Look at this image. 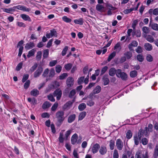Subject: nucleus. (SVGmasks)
I'll return each mask as SVG.
<instances>
[{"label":"nucleus","instance_id":"54","mask_svg":"<svg viewBox=\"0 0 158 158\" xmlns=\"http://www.w3.org/2000/svg\"><path fill=\"white\" fill-rule=\"evenodd\" d=\"M108 67L107 66H105L103 68L101 71L100 75H103L107 70Z\"/></svg>","mask_w":158,"mask_h":158},{"label":"nucleus","instance_id":"63","mask_svg":"<svg viewBox=\"0 0 158 158\" xmlns=\"http://www.w3.org/2000/svg\"><path fill=\"white\" fill-rule=\"evenodd\" d=\"M119 157L118 151L116 149L114 150L113 153V158H118Z\"/></svg>","mask_w":158,"mask_h":158},{"label":"nucleus","instance_id":"22","mask_svg":"<svg viewBox=\"0 0 158 158\" xmlns=\"http://www.w3.org/2000/svg\"><path fill=\"white\" fill-rule=\"evenodd\" d=\"M15 10L14 8V6L8 9L4 8L3 9V10L4 12L10 14H12L11 12L14 11Z\"/></svg>","mask_w":158,"mask_h":158},{"label":"nucleus","instance_id":"9","mask_svg":"<svg viewBox=\"0 0 158 158\" xmlns=\"http://www.w3.org/2000/svg\"><path fill=\"white\" fill-rule=\"evenodd\" d=\"M99 149V152L101 155H104L107 152L106 147L104 145L101 146Z\"/></svg>","mask_w":158,"mask_h":158},{"label":"nucleus","instance_id":"33","mask_svg":"<svg viewBox=\"0 0 158 158\" xmlns=\"http://www.w3.org/2000/svg\"><path fill=\"white\" fill-rule=\"evenodd\" d=\"M38 66V64L37 63H35L34 65H33L30 69V71L31 73L33 72L36 69Z\"/></svg>","mask_w":158,"mask_h":158},{"label":"nucleus","instance_id":"7","mask_svg":"<svg viewBox=\"0 0 158 158\" xmlns=\"http://www.w3.org/2000/svg\"><path fill=\"white\" fill-rule=\"evenodd\" d=\"M116 145L118 150H122L123 147V142L121 139H118L117 140Z\"/></svg>","mask_w":158,"mask_h":158},{"label":"nucleus","instance_id":"55","mask_svg":"<svg viewBox=\"0 0 158 158\" xmlns=\"http://www.w3.org/2000/svg\"><path fill=\"white\" fill-rule=\"evenodd\" d=\"M68 47L67 46H66L64 47V48L63 49L61 54L62 56H65L66 54V52L67 50H68Z\"/></svg>","mask_w":158,"mask_h":158},{"label":"nucleus","instance_id":"58","mask_svg":"<svg viewBox=\"0 0 158 158\" xmlns=\"http://www.w3.org/2000/svg\"><path fill=\"white\" fill-rule=\"evenodd\" d=\"M23 64L22 62H20L17 65L16 68V70L17 71H19L22 68Z\"/></svg>","mask_w":158,"mask_h":158},{"label":"nucleus","instance_id":"61","mask_svg":"<svg viewBox=\"0 0 158 158\" xmlns=\"http://www.w3.org/2000/svg\"><path fill=\"white\" fill-rule=\"evenodd\" d=\"M57 60H52L50 62L49 65L51 67H53L57 64Z\"/></svg>","mask_w":158,"mask_h":158},{"label":"nucleus","instance_id":"40","mask_svg":"<svg viewBox=\"0 0 158 158\" xmlns=\"http://www.w3.org/2000/svg\"><path fill=\"white\" fill-rule=\"evenodd\" d=\"M85 77L83 76L79 78L77 80V83L78 85H81L84 82V79Z\"/></svg>","mask_w":158,"mask_h":158},{"label":"nucleus","instance_id":"10","mask_svg":"<svg viewBox=\"0 0 158 158\" xmlns=\"http://www.w3.org/2000/svg\"><path fill=\"white\" fill-rule=\"evenodd\" d=\"M141 35V33L140 31L139 30H135V29L133 30L132 32V36L134 37L135 36L137 37H140Z\"/></svg>","mask_w":158,"mask_h":158},{"label":"nucleus","instance_id":"3","mask_svg":"<svg viewBox=\"0 0 158 158\" xmlns=\"http://www.w3.org/2000/svg\"><path fill=\"white\" fill-rule=\"evenodd\" d=\"M43 70V68L41 66H39L37 69L35 71L34 73V78H37L39 77L42 73Z\"/></svg>","mask_w":158,"mask_h":158},{"label":"nucleus","instance_id":"38","mask_svg":"<svg viewBox=\"0 0 158 158\" xmlns=\"http://www.w3.org/2000/svg\"><path fill=\"white\" fill-rule=\"evenodd\" d=\"M73 66V64L70 63H68L65 65L64 67L67 71L69 70L72 68Z\"/></svg>","mask_w":158,"mask_h":158},{"label":"nucleus","instance_id":"46","mask_svg":"<svg viewBox=\"0 0 158 158\" xmlns=\"http://www.w3.org/2000/svg\"><path fill=\"white\" fill-rule=\"evenodd\" d=\"M104 6L102 5L98 4L96 7V9L98 11H101L102 9L104 8Z\"/></svg>","mask_w":158,"mask_h":158},{"label":"nucleus","instance_id":"28","mask_svg":"<svg viewBox=\"0 0 158 158\" xmlns=\"http://www.w3.org/2000/svg\"><path fill=\"white\" fill-rule=\"evenodd\" d=\"M101 87L99 86H97L93 90V93L96 94L99 93L101 91Z\"/></svg>","mask_w":158,"mask_h":158},{"label":"nucleus","instance_id":"36","mask_svg":"<svg viewBox=\"0 0 158 158\" xmlns=\"http://www.w3.org/2000/svg\"><path fill=\"white\" fill-rule=\"evenodd\" d=\"M124 55L128 59L131 58L132 56V53L131 52H127L124 53Z\"/></svg>","mask_w":158,"mask_h":158},{"label":"nucleus","instance_id":"29","mask_svg":"<svg viewBox=\"0 0 158 158\" xmlns=\"http://www.w3.org/2000/svg\"><path fill=\"white\" fill-rule=\"evenodd\" d=\"M137 75V72L136 70H134L131 71L130 73L131 77L134 78Z\"/></svg>","mask_w":158,"mask_h":158},{"label":"nucleus","instance_id":"14","mask_svg":"<svg viewBox=\"0 0 158 158\" xmlns=\"http://www.w3.org/2000/svg\"><path fill=\"white\" fill-rule=\"evenodd\" d=\"M77 137V135L76 133L72 135L71 139V143L72 144L74 145L76 143Z\"/></svg>","mask_w":158,"mask_h":158},{"label":"nucleus","instance_id":"25","mask_svg":"<svg viewBox=\"0 0 158 158\" xmlns=\"http://www.w3.org/2000/svg\"><path fill=\"white\" fill-rule=\"evenodd\" d=\"M144 47L145 49L148 51L151 50L152 48V45L149 43L145 44Z\"/></svg>","mask_w":158,"mask_h":158},{"label":"nucleus","instance_id":"27","mask_svg":"<svg viewBox=\"0 0 158 158\" xmlns=\"http://www.w3.org/2000/svg\"><path fill=\"white\" fill-rule=\"evenodd\" d=\"M76 93V92L75 89H73L71 90L69 94V97L70 98H73Z\"/></svg>","mask_w":158,"mask_h":158},{"label":"nucleus","instance_id":"19","mask_svg":"<svg viewBox=\"0 0 158 158\" xmlns=\"http://www.w3.org/2000/svg\"><path fill=\"white\" fill-rule=\"evenodd\" d=\"M76 118L75 114H73L70 115L68 118V122L69 123H71L74 121Z\"/></svg>","mask_w":158,"mask_h":158},{"label":"nucleus","instance_id":"44","mask_svg":"<svg viewBox=\"0 0 158 158\" xmlns=\"http://www.w3.org/2000/svg\"><path fill=\"white\" fill-rule=\"evenodd\" d=\"M72 131L71 130H68L66 132V133L65 134V140H67L68 139V137L70 135Z\"/></svg>","mask_w":158,"mask_h":158},{"label":"nucleus","instance_id":"59","mask_svg":"<svg viewBox=\"0 0 158 158\" xmlns=\"http://www.w3.org/2000/svg\"><path fill=\"white\" fill-rule=\"evenodd\" d=\"M61 69L62 67L60 65H57L56 67V71L57 73H59L61 72Z\"/></svg>","mask_w":158,"mask_h":158},{"label":"nucleus","instance_id":"13","mask_svg":"<svg viewBox=\"0 0 158 158\" xmlns=\"http://www.w3.org/2000/svg\"><path fill=\"white\" fill-rule=\"evenodd\" d=\"M40 94L39 90L36 89H33L30 92V94L34 97H37Z\"/></svg>","mask_w":158,"mask_h":158},{"label":"nucleus","instance_id":"8","mask_svg":"<svg viewBox=\"0 0 158 158\" xmlns=\"http://www.w3.org/2000/svg\"><path fill=\"white\" fill-rule=\"evenodd\" d=\"M54 95L56 97V99L59 100L62 95V91L59 89H56L54 92Z\"/></svg>","mask_w":158,"mask_h":158},{"label":"nucleus","instance_id":"12","mask_svg":"<svg viewBox=\"0 0 158 158\" xmlns=\"http://www.w3.org/2000/svg\"><path fill=\"white\" fill-rule=\"evenodd\" d=\"M20 17L25 21H28L29 22H31V19L28 15L23 14L20 15Z\"/></svg>","mask_w":158,"mask_h":158},{"label":"nucleus","instance_id":"2","mask_svg":"<svg viewBox=\"0 0 158 158\" xmlns=\"http://www.w3.org/2000/svg\"><path fill=\"white\" fill-rule=\"evenodd\" d=\"M116 76L118 78H120L123 81H126L127 80V75L124 72H122L121 69H117Z\"/></svg>","mask_w":158,"mask_h":158},{"label":"nucleus","instance_id":"18","mask_svg":"<svg viewBox=\"0 0 158 158\" xmlns=\"http://www.w3.org/2000/svg\"><path fill=\"white\" fill-rule=\"evenodd\" d=\"M117 70L114 68H111L109 70V75L111 76H114L115 74L116 75Z\"/></svg>","mask_w":158,"mask_h":158},{"label":"nucleus","instance_id":"15","mask_svg":"<svg viewBox=\"0 0 158 158\" xmlns=\"http://www.w3.org/2000/svg\"><path fill=\"white\" fill-rule=\"evenodd\" d=\"M35 46V45L34 43L31 42L26 44L25 46V48L27 50H29L34 47Z\"/></svg>","mask_w":158,"mask_h":158},{"label":"nucleus","instance_id":"43","mask_svg":"<svg viewBox=\"0 0 158 158\" xmlns=\"http://www.w3.org/2000/svg\"><path fill=\"white\" fill-rule=\"evenodd\" d=\"M86 104L88 106H91L94 105V102L92 99H90L87 101Z\"/></svg>","mask_w":158,"mask_h":158},{"label":"nucleus","instance_id":"56","mask_svg":"<svg viewBox=\"0 0 158 158\" xmlns=\"http://www.w3.org/2000/svg\"><path fill=\"white\" fill-rule=\"evenodd\" d=\"M134 140L135 144V145H137L139 144V138L137 135H135L134 136Z\"/></svg>","mask_w":158,"mask_h":158},{"label":"nucleus","instance_id":"30","mask_svg":"<svg viewBox=\"0 0 158 158\" xmlns=\"http://www.w3.org/2000/svg\"><path fill=\"white\" fill-rule=\"evenodd\" d=\"M35 50V49H33L31 50L28 53L27 55L28 58H29L31 56H33L34 55Z\"/></svg>","mask_w":158,"mask_h":158},{"label":"nucleus","instance_id":"48","mask_svg":"<svg viewBox=\"0 0 158 158\" xmlns=\"http://www.w3.org/2000/svg\"><path fill=\"white\" fill-rule=\"evenodd\" d=\"M30 84V81L29 80H27L24 84V88L25 89H27L29 87Z\"/></svg>","mask_w":158,"mask_h":158},{"label":"nucleus","instance_id":"49","mask_svg":"<svg viewBox=\"0 0 158 158\" xmlns=\"http://www.w3.org/2000/svg\"><path fill=\"white\" fill-rule=\"evenodd\" d=\"M55 74L54 69H52L50 70L48 76L49 77H52L54 76Z\"/></svg>","mask_w":158,"mask_h":158},{"label":"nucleus","instance_id":"23","mask_svg":"<svg viewBox=\"0 0 158 158\" xmlns=\"http://www.w3.org/2000/svg\"><path fill=\"white\" fill-rule=\"evenodd\" d=\"M74 22L75 24L82 25L83 23V19L82 18H80L78 19H75L74 20Z\"/></svg>","mask_w":158,"mask_h":158},{"label":"nucleus","instance_id":"16","mask_svg":"<svg viewBox=\"0 0 158 158\" xmlns=\"http://www.w3.org/2000/svg\"><path fill=\"white\" fill-rule=\"evenodd\" d=\"M153 158H157L158 157V143H157L154 149L153 154Z\"/></svg>","mask_w":158,"mask_h":158},{"label":"nucleus","instance_id":"24","mask_svg":"<svg viewBox=\"0 0 158 158\" xmlns=\"http://www.w3.org/2000/svg\"><path fill=\"white\" fill-rule=\"evenodd\" d=\"M74 99L73 100V101H69L67 102L66 104L64 105V109H66L68 108L71 106L73 102H74Z\"/></svg>","mask_w":158,"mask_h":158},{"label":"nucleus","instance_id":"57","mask_svg":"<svg viewBox=\"0 0 158 158\" xmlns=\"http://www.w3.org/2000/svg\"><path fill=\"white\" fill-rule=\"evenodd\" d=\"M142 143L143 145H146L148 143V140L146 138H143L142 139Z\"/></svg>","mask_w":158,"mask_h":158},{"label":"nucleus","instance_id":"47","mask_svg":"<svg viewBox=\"0 0 158 158\" xmlns=\"http://www.w3.org/2000/svg\"><path fill=\"white\" fill-rule=\"evenodd\" d=\"M151 28L154 30L155 31L158 30V24L156 23H154L151 25Z\"/></svg>","mask_w":158,"mask_h":158},{"label":"nucleus","instance_id":"4","mask_svg":"<svg viewBox=\"0 0 158 158\" xmlns=\"http://www.w3.org/2000/svg\"><path fill=\"white\" fill-rule=\"evenodd\" d=\"M14 8L15 9H17L19 10H22L23 11L29 12L31 11V9L30 8H27L25 6L18 5L17 6H14Z\"/></svg>","mask_w":158,"mask_h":158},{"label":"nucleus","instance_id":"34","mask_svg":"<svg viewBox=\"0 0 158 158\" xmlns=\"http://www.w3.org/2000/svg\"><path fill=\"white\" fill-rule=\"evenodd\" d=\"M62 20L64 22L67 23H70L72 20L71 19L68 18L67 16H64L62 18Z\"/></svg>","mask_w":158,"mask_h":158},{"label":"nucleus","instance_id":"41","mask_svg":"<svg viewBox=\"0 0 158 158\" xmlns=\"http://www.w3.org/2000/svg\"><path fill=\"white\" fill-rule=\"evenodd\" d=\"M42 56V52L40 51H38L37 52L36 56V60L37 61L40 60Z\"/></svg>","mask_w":158,"mask_h":158},{"label":"nucleus","instance_id":"21","mask_svg":"<svg viewBox=\"0 0 158 158\" xmlns=\"http://www.w3.org/2000/svg\"><path fill=\"white\" fill-rule=\"evenodd\" d=\"M51 105V103L49 102L46 101L43 103L42 106V108L43 109L45 110L50 107Z\"/></svg>","mask_w":158,"mask_h":158},{"label":"nucleus","instance_id":"17","mask_svg":"<svg viewBox=\"0 0 158 158\" xmlns=\"http://www.w3.org/2000/svg\"><path fill=\"white\" fill-rule=\"evenodd\" d=\"M148 13L151 15H152V14L155 15H158V8H155L153 10L152 9H150L148 11Z\"/></svg>","mask_w":158,"mask_h":158},{"label":"nucleus","instance_id":"11","mask_svg":"<svg viewBox=\"0 0 158 158\" xmlns=\"http://www.w3.org/2000/svg\"><path fill=\"white\" fill-rule=\"evenodd\" d=\"M144 135L146 137H147V135H146V133L143 131V130L142 129H140L138 132V137L139 140L141 139V138L143 135Z\"/></svg>","mask_w":158,"mask_h":158},{"label":"nucleus","instance_id":"53","mask_svg":"<svg viewBox=\"0 0 158 158\" xmlns=\"http://www.w3.org/2000/svg\"><path fill=\"white\" fill-rule=\"evenodd\" d=\"M103 81L104 83V85H108L110 82L109 79L108 78H103Z\"/></svg>","mask_w":158,"mask_h":158},{"label":"nucleus","instance_id":"1","mask_svg":"<svg viewBox=\"0 0 158 158\" xmlns=\"http://www.w3.org/2000/svg\"><path fill=\"white\" fill-rule=\"evenodd\" d=\"M64 112L62 110L57 111L56 114V116L57 119L56 125L60 126L64 119Z\"/></svg>","mask_w":158,"mask_h":158},{"label":"nucleus","instance_id":"62","mask_svg":"<svg viewBox=\"0 0 158 158\" xmlns=\"http://www.w3.org/2000/svg\"><path fill=\"white\" fill-rule=\"evenodd\" d=\"M28 74H24L23 76V77L22 79V82L23 83L24 82L28 79Z\"/></svg>","mask_w":158,"mask_h":158},{"label":"nucleus","instance_id":"35","mask_svg":"<svg viewBox=\"0 0 158 158\" xmlns=\"http://www.w3.org/2000/svg\"><path fill=\"white\" fill-rule=\"evenodd\" d=\"M133 31L132 29H129L127 31V38L126 40H130L131 38L130 37V36L131 35V33L133 32Z\"/></svg>","mask_w":158,"mask_h":158},{"label":"nucleus","instance_id":"50","mask_svg":"<svg viewBox=\"0 0 158 158\" xmlns=\"http://www.w3.org/2000/svg\"><path fill=\"white\" fill-rule=\"evenodd\" d=\"M67 73H64L59 76V78L60 80H63L68 76Z\"/></svg>","mask_w":158,"mask_h":158},{"label":"nucleus","instance_id":"31","mask_svg":"<svg viewBox=\"0 0 158 158\" xmlns=\"http://www.w3.org/2000/svg\"><path fill=\"white\" fill-rule=\"evenodd\" d=\"M116 55V52H113L108 56L107 59L108 62H110Z\"/></svg>","mask_w":158,"mask_h":158},{"label":"nucleus","instance_id":"26","mask_svg":"<svg viewBox=\"0 0 158 158\" xmlns=\"http://www.w3.org/2000/svg\"><path fill=\"white\" fill-rule=\"evenodd\" d=\"M86 115V112L83 111L81 113L78 117V120H82Z\"/></svg>","mask_w":158,"mask_h":158},{"label":"nucleus","instance_id":"52","mask_svg":"<svg viewBox=\"0 0 158 158\" xmlns=\"http://www.w3.org/2000/svg\"><path fill=\"white\" fill-rule=\"evenodd\" d=\"M137 60L139 62L143 61L144 58L143 56L141 54H139L137 56Z\"/></svg>","mask_w":158,"mask_h":158},{"label":"nucleus","instance_id":"32","mask_svg":"<svg viewBox=\"0 0 158 158\" xmlns=\"http://www.w3.org/2000/svg\"><path fill=\"white\" fill-rule=\"evenodd\" d=\"M86 105L85 103H82L78 106V109L80 111H82L86 108Z\"/></svg>","mask_w":158,"mask_h":158},{"label":"nucleus","instance_id":"45","mask_svg":"<svg viewBox=\"0 0 158 158\" xmlns=\"http://www.w3.org/2000/svg\"><path fill=\"white\" fill-rule=\"evenodd\" d=\"M138 19H135L133 22L132 24V27L133 30L135 29V27L138 24Z\"/></svg>","mask_w":158,"mask_h":158},{"label":"nucleus","instance_id":"39","mask_svg":"<svg viewBox=\"0 0 158 158\" xmlns=\"http://www.w3.org/2000/svg\"><path fill=\"white\" fill-rule=\"evenodd\" d=\"M52 36L53 37H56L57 36V33L55 29H53L50 30Z\"/></svg>","mask_w":158,"mask_h":158},{"label":"nucleus","instance_id":"42","mask_svg":"<svg viewBox=\"0 0 158 158\" xmlns=\"http://www.w3.org/2000/svg\"><path fill=\"white\" fill-rule=\"evenodd\" d=\"M132 134L131 131L130 130L127 131L126 134V137L127 139H129L131 138L132 136Z\"/></svg>","mask_w":158,"mask_h":158},{"label":"nucleus","instance_id":"64","mask_svg":"<svg viewBox=\"0 0 158 158\" xmlns=\"http://www.w3.org/2000/svg\"><path fill=\"white\" fill-rule=\"evenodd\" d=\"M41 116L43 118H49L50 117V115L47 112H44L42 114Z\"/></svg>","mask_w":158,"mask_h":158},{"label":"nucleus","instance_id":"20","mask_svg":"<svg viewBox=\"0 0 158 158\" xmlns=\"http://www.w3.org/2000/svg\"><path fill=\"white\" fill-rule=\"evenodd\" d=\"M27 101L30 103L31 104L33 105H35L37 104V100L35 98H28Z\"/></svg>","mask_w":158,"mask_h":158},{"label":"nucleus","instance_id":"60","mask_svg":"<svg viewBox=\"0 0 158 158\" xmlns=\"http://www.w3.org/2000/svg\"><path fill=\"white\" fill-rule=\"evenodd\" d=\"M58 104L57 103H55L52 106L51 108V110L52 111H55L57 108Z\"/></svg>","mask_w":158,"mask_h":158},{"label":"nucleus","instance_id":"6","mask_svg":"<svg viewBox=\"0 0 158 158\" xmlns=\"http://www.w3.org/2000/svg\"><path fill=\"white\" fill-rule=\"evenodd\" d=\"M66 84L68 87H72L74 84L73 78L71 77H68L66 80Z\"/></svg>","mask_w":158,"mask_h":158},{"label":"nucleus","instance_id":"5","mask_svg":"<svg viewBox=\"0 0 158 158\" xmlns=\"http://www.w3.org/2000/svg\"><path fill=\"white\" fill-rule=\"evenodd\" d=\"M100 147L99 144L98 143H96L93 146L92 148L89 149V150L91 149L92 153L93 154H95L98 152Z\"/></svg>","mask_w":158,"mask_h":158},{"label":"nucleus","instance_id":"37","mask_svg":"<svg viewBox=\"0 0 158 158\" xmlns=\"http://www.w3.org/2000/svg\"><path fill=\"white\" fill-rule=\"evenodd\" d=\"M49 54V50L48 49L44 50L43 54V57L44 59L47 58Z\"/></svg>","mask_w":158,"mask_h":158},{"label":"nucleus","instance_id":"51","mask_svg":"<svg viewBox=\"0 0 158 158\" xmlns=\"http://www.w3.org/2000/svg\"><path fill=\"white\" fill-rule=\"evenodd\" d=\"M114 140H111L110 142V147L111 150H112L114 149Z\"/></svg>","mask_w":158,"mask_h":158}]
</instances>
